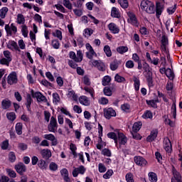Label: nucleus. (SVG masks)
<instances>
[{"mask_svg":"<svg viewBox=\"0 0 182 182\" xmlns=\"http://www.w3.org/2000/svg\"><path fill=\"white\" fill-rule=\"evenodd\" d=\"M141 9L149 14H155V4L149 0H142L140 3Z\"/></svg>","mask_w":182,"mask_h":182,"instance_id":"f257e3e1","label":"nucleus"},{"mask_svg":"<svg viewBox=\"0 0 182 182\" xmlns=\"http://www.w3.org/2000/svg\"><path fill=\"white\" fill-rule=\"evenodd\" d=\"M127 16L129 18H127V23H130L132 26L136 28H139V22L136 14L134 12L128 11Z\"/></svg>","mask_w":182,"mask_h":182,"instance_id":"f03ea898","label":"nucleus"},{"mask_svg":"<svg viewBox=\"0 0 182 182\" xmlns=\"http://www.w3.org/2000/svg\"><path fill=\"white\" fill-rule=\"evenodd\" d=\"M163 143V147L166 153L168 156H171L173 151V146L171 139H169L168 137L164 138Z\"/></svg>","mask_w":182,"mask_h":182,"instance_id":"7ed1b4c3","label":"nucleus"},{"mask_svg":"<svg viewBox=\"0 0 182 182\" xmlns=\"http://www.w3.org/2000/svg\"><path fill=\"white\" fill-rule=\"evenodd\" d=\"M58 127V124L56 118H55V117H51V119H50V124L47 126L48 132L55 133L57 132Z\"/></svg>","mask_w":182,"mask_h":182,"instance_id":"20e7f679","label":"nucleus"},{"mask_svg":"<svg viewBox=\"0 0 182 182\" xmlns=\"http://www.w3.org/2000/svg\"><path fill=\"white\" fill-rule=\"evenodd\" d=\"M92 65L100 72L106 71V65L101 60H93Z\"/></svg>","mask_w":182,"mask_h":182,"instance_id":"39448f33","label":"nucleus"},{"mask_svg":"<svg viewBox=\"0 0 182 182\" xmlns=\"http://www.w3.org/2000/svg\"><path fill=\"white\" fill-rule=\"evenodd\" d=\"M18 75L16 71H12L8 76L7 82L10 85L18 83Z\"/></svg>","mask_w":182,"mask_h":182,"instance_id":"423d86ee","label":"nucleus"},{"mask_svg":"<svg viewBox=\"0 0 182 182\" xmlns=\"http://www.w3.org/2000/svg\"><path fill=\"white\" fill-rule=\"evenodd\" d=\"M104 117L105 119L109 120L112 117L117 116L116 111L113 108H105L103 110Z\"/></svg>","mask_w":182,"mask_h":182,"instance_id":"0eeeda50","label":"nucleus"},{"mask_svg":"<svg viewBox=\"0 0 182 182\" xmlns=\"http://www.w3.org/2000/svg\"><path fill=\"white\" fill-rule=\"evenodd\" d=\"M158 135H159V129H151L149 135L146 136V141L149 143L153 142L156 139V138L158 137Z\"/></svg>","mask_w":182,"mask_h":182,"instance_id":"6e6552de","label":"nucleus"},{"mask_svg":"<svg viewBox=\"0 0 182 182\" xmlns=\"http://www.w3.org/2000/svg\"><path fill=\"white\" fill-rule=\"evenodd\" d=\"M117 139L119 143V148H121L122 145L124 146L128 141L127 136L123 134V132H118Z\"/></svg>","mask_w":182,"mask_h":182,"instance_id":"1a4fd4ad","label":"nucleus"},{"mask_svg":"<svg viewBox=\"0 0 182 182\" xmlns=\"http://www.w3.org/2000/svg\"><path fill=\"white\" fill-rule=\"evenodd\" d=\"M154 10L156 11V17L159 18L164 12V6L162 5L161 2L158 1L156 3V9Z\"/></svg>","mask_w":182,"mask_h":182,"instance_id":"9d476101","label":"nucleus"},{"mask_svg":"<svg viewBox=\"0 0 182 182\" xmlns=\"http://www.w3.org/2000/svg\"><path fill=\"white\" fill-rule=\"evenodd\" d=\"M86 172V168L84 166H80L78 168H74L73 170V177H77L79 174L84 175Z\"/></svg>","mask_w":182,"mask_h":182,"instance_id":"9b49d317","label":"nucleus"},{"mask_svg":"<svg viewBox=\"0 0 182 182\" xmlns=\"http://www.w3.org/2000/svg\"><path fill=\"white\" fill-rule=\"evenodd\" d=\"M134 161L136 165L144 167L148 164L147 161L141 156L134 157Z\"/></svg>","mask_w":182,"mask_h":182,"instance_id":"f8f14e48","label":"nucleus"},{"mask_svg":"<svg viewBox=\"0 0 182 182\" xmlns=\"http://www.w3.org/2000/svg\"><path fill=\"white\" fill-rule=\"evenodd\" d=\"M7 48L12 51L16 50L21 52V49L18 46L17 42L14 40H9V43L7 44Z\"/></svg>","mask_w":182,"mask_h":182,"instance_id":"ddd939ff","label":"nucleus"},{"mask_svg":"<svg viewBox=\"0 0 182 182\" xmlns=\"http://www.w3.org/2000/svg\"><path fill=\"white\" fill-rule=\"evenodd\" d=\"M107 28L112 34H118L120 32L119 27L115 23H109Z\"/></svg>","mask_w":182,"mask_h":182,"instance_id":"4468645a","label":"nucleus"},{"mask_svg":"<svg viewBox=\"0 0 182 182\" xmlns=\"http://www.w3.org/2000/svg\"><path fill=\"white\" fill-rule=\"evenodd\" d=\"M44 139H46V140L51 141V146H53L58 145V139H56L53 134H46L44 135Z\"/></svg>","mask_w":182,"mask_h":182,"instance_id":"2eb2a0df","label":"nucleus"},{"mask_svg":"<svg viewBox=\"0 0 182 182\" xmlns=\"http://www.w3.org/2000/svg\"><path fill=\"white\" fill-rule=\"evenodd\" d=\"M15 169L16 172L21 176H23L24 173L26 172L27 170L26 166L23 163H20L18 165H16Z\"/></svg>","mask_w":182,"mask_h":182,"instance_id":"dca6fc26","label":"nucleus"},{"mask_svg":"<svg viewBox=\"0 0 182 182\" xmlns=\"http://www.w3.org/2000/svg\"><path fill=\"white\" fill-rule=\"evenodd\" d=\"M145 78L146 80L147 84L149 87H154V80H153V73L151 70H148Z\"/></svg>","mask_w":182,"mask_h":182,"instance_id":"f3484780","label":"nucleus"},{"mask_svg":"<svg viewBox=\"0 0 182 182\" xmlns=\"http://www.w3.org/2000/svg\"><path fill=\"white\" fill-rule=\"evenodd\" d=\"M110 16L113 18L119 19L121 18L119 9L115 6L112 7Z\"/></svg>","mask_w":182,"mask_h":182,"instance_id":"a211bd4d","label":"nucleus"},{"mask_svg":"<svg viewBox=\"0 0 182 182\" xmlns=\"http://www.w3.org/2000/svg\"><path fill=\"white\" fill-rule=\"evenodd\" d=\"M171 167H172L171 172L176 182H182V180H181L182 177L180 173L178 172V171L176 170L174 166H172ZM175 180H173V182H176Z\"/></svg>","mask_w":182,"mask_h":182,"instance_id":"6ab92c4d","label":"nucleus"},{"mask_svg":"<svg viewBox=\"0 0 182 182\" xmlns=\"http://www.w3.org/2000/svg\"><path fill=\"white\" fill-rule=\"evenodd\" d=\"M40 154H41L43 159L46 160H48L52 156L50 149H41V151H40Z\"/></svg>","mask_w":182,"mask_h":182,"instance_id":"aec40b11","label":"nucleus"},{"mask_svg":"<svg viewBox=\"0 0 182 182\" xmlns=\"http://www.w3.org/2000/svg\"><path fill=\"white\" fill-rule=\"evenodd\" d=\"M122 64V60L114 59L109 64V68L112 71H115L118 69L119 66Z\"/></svg>","mask_w":182,"mask_h":182,"instance_id":"412c9836","label":"nucleus"},{"mask_svg":"<svg viewBox=\"0 0 182 182\" xmlns=\"http://www.w3.org/2000/svg\"><path fill=\"white\" fill-rule=\"evenodd\" d=\"M61 173V176H63V178L65 182H72L71 179L69 178V172L68 169L63 168L62 171H60Z\"/></svg>","mask_w":182,"mask_h":182,"instance_id":"4be33fe9","label":"nucleus"},{"mask_svg":"<svg viewBox=\"0 0 182 182\" xmlns=\"http://www.w3.org/2000/svg\"><path fill=\"white\" fill-rule=\"evenodd\" d=\"M142 122H134L132 125V132H138L141 129Z\"/></svg>","mask_w":182,"mask_h":182,"instance_id":"5701e85b","label":"nucleus"},{"mask_svg":"<svg viewBox=\"0 0 182 182\" xmlns=\"http://www.w3.org/2000/svg\"><path fill=\"white\" fill-rule=\"evenodd\" d=\"M166 76L170 80H173L175 78V73L170 68H166Z\"/></svg>","mask_w":182,"mask_h":182,"instance_id":"b1692460","label":"nucleus"},{"mask_svg":"<svg viewBox=\"0 0 182 182\" xmlns=\"http://www.w3.org/2000/svg\"><path fill=\"white\" fill-rule=\"evenodd\" d=\"M80 104L84 106H88L90 105L89 100L87 96L81 95L79 98Z\"/></svg>","mask_w":182,"mask_h":182,"instance_id":"393cba45","label":"nucleus"},{"mask_svg":"<svg viewBox=\"0 0 182 182\" xmlns=\"http://www.w3.org/2000/svg\"><path fill=\"white\" fill-rule=\"evenodd\" d=\"M116 50L119 54L123 55L129 51V48L125 46H120L116 48Z\"/></svg>","mask_w":182,"mask_h":182,"instance_id":"a878e982","label":"nucleus"},{"mask_svg":"<svg viewBox=\"0 0 182 182\" xmlns=\"http://www.w3.org/2000/svg\"><path fill=\"white\" fill-rule=\"evenodd\" d=\"M112 81V77L109 75H105L102 79V85L107 86Z\"/></svg>","mask_w":182,"mask_h":182,"instance_id":"bb28decb","label":"nucleus"},{"mask_svg":"<svg viewBox=\"0 0 182 182\" xmlns=\"http://www.w3.org/2000/svg\"><path fill=\"white\" fill-rule=\"evenodd\" d=\"M177 10V4H174L173 6H169L166 9V13L169 15L171 16L175 14V12Z\"/></svg>","mask_w":182,"mask_h":182,"instance_id":"cd10ccee","label":"nucleus"},{"mask_svg":"<svg viewBox=\"0 0 182 182\" xmlns=\"http://www.w3.org/2000/svg\"><path fill=\"white\" fill-rule=\"evenodd\" d=\"M133 82H134V90L139 91L140 88V80L139 77L134 76L133 77Z\"/></svg>","mask_w":182,"mask_h":182,"instance_id":"c85d7f7f","label":"nucleus"},{"mask_svg":"<svg viewBox=\"0 0 182 182\" xmlns=\"http://www.w3.org/2000/svg\"><path fill=\"white\" fill-rule=\"evenodd\" d=\"M103 50L107 58L112 57V53L109 45H105L103 48Z\"/></svg>","mask_w":182,"mask_h":182,"instance_id":"c756f323","label":"nucleus"},{"mask_svg":"<svg viewBox=\"0 0 182 182\" xmlns=\"http://www.w3.org/2000/svg\"><path fill=\"white\" fill-rule=\"evenodd\" d=\"M149 180L150 182H157L158 181V177L156 173L154 172H149L148 173Z\"/></svg>","mask_w":182,"mask_h":182,"instance_id":"7c9ffc66","label":"nucleus"},{"mask_svg":"<svg viewBox=\"0 0 182 182\" xmlns=\"http://www.w3.org/2000/svg\"><path fill=\"white\" fill-rule=\"evenodd\" d=\"M1 105L4 109H8L11 106V101L10 100H3Z\"/></svg>","mask_w":182,"mask_h":182,"instance_id":"2f4dec72","label":"nucleus"},{"mask_svg":"<svg viewBox=\"0 0 182 182\" xmlns=\"http://www.w3.org/2000/svg\"><path fill=\"white\" fill-rule=\"evenodd\" d=\"M118 4L123 9H127L129 7L128 0H117Z\"/></svg>","mask_w":182,"mask_h":182,"instance_id":"473e14b6","label":"nucleus"},{"mask_svg":"<svg viewBox=\"0 0 182 182\" xmlns=\"http://www.w3.org/2000/svg\"><path fill=\"white\" fill-rule=\"evenodd\" d=\"M23 124L21 122H17L16 125V132L18 135H21L23 133Z\"/></svg>","mask_w":182,"mask_h":182,"instance_id":"72a5a7b5","label":"nucleus"},{"mask_svg":"<svg viewBox=\"0 0 182 182\" xmlns=\"http://www.w3.org/2000/svg\"><path fill=\"white\" fill-rule=\"evenodd\" d=\"M8 11H9V8L6 6H4L0 9V17L1 18V19H4L6 18V16Z\"/></svg>","mask_w":182,"mask_h":182,"instance_id":"f704fd0d","label":"nucleus"},{"mask_svg":"<svg viewBox=\"0 0 182 182\" xmlns=\"http://www.w3.org/2000/svg\"><path fill=\"white\" fill-rule=\"evenodd\" d=\"M103 93L105 96L111 97L112 95V90L109 86H105L103 88Z\"/></svg>","mask_w":182,"mask_h":182,"instance_id":"c9c22d12","label":"nucleus"},{"mask_svg":"<svg viewBox=\"0 0 182 182\" xmlns=\"http://www.w3.org/2000/svg\"><path fill=\"white\" fill-rule=\"evenodd\" d=\"M51 46H53V48H54L55 50H58L60 47V43L59 42V40L53 39L51 41Z\"/></svg>","mask_w":182,"mask_h":182,"instance_id":"e433bc0d","label":"nucleus"},{"mask_svg":"<svg viewBox=\"0 0 182 182\" xmlns=\"http://www.w3.org/2000/svg\"><path fill=\"white\" fill-rule=\"evenodd\" d=\"M146 104L149 107H152L154 109L158 108V105H157V104L155 103L154 100H146Z\"/></svg>","mask_w":182,"mask_h":182,"instance_id":"4c0bfd02","label":"nucleus"},{"mask_svg":"<svg viewBox=\"0 0 182 182\" xmlns=\"http://www.w3.org/2000/svg\"><path fill=\"white\" fill-rule=\"evenodd\" d=\"M114 81L118 83H122V82H126V78L123 76H121L120 75H118V73H117L114 75Z\"/></svg>","mask_w":182,"mask_h":182,"instance_id":"58836bf2","label":"nucleus"},{"mask_svg":"<svg viewBox=\"0 0 182 182\" xmlns=\"http://www.w3.org/2000/svg\"><path fill=\"white\" fill-rule=\"evenodd\" d=\"M37 166H38V168H40L41 170H45L48 167L46 161L43 159L38 161V164H37Z\"/></svg>","mask_w":182,"mask_h":182,"instance_id":"ea45409f","label":"nucleus"},{"mask_svg":"<svg viewBox=\"0 0 182 182\" xmlns=\"http://www.w3.org/2000/svg\"><path fill=\"white\" fill-rule=\"evenodd\" d=\"M142 118L145 119H152L153 114H152L151 111H149V110L145 111L144 112V114H142Z\"/></svg>","mask_w":182,"mask_h":182,"instance_id":"a19ab883","label":"nucleus"},{"mask_svg":"<svg viewBox=\"0 0 182 182\" xmlns=\"http://www.w3.org/2000/svg\"><path fill=\"white\" fill-rule=\"evenodd\" d=\"M60 97L58 92L53 93V103L58 105L60 102Z\"/></svg>","mask_w":182,"mask_h":182,"instance_id":"79ce46f5","label":"nucleus"},{"mask_svg":"<svg viewBox=\"0 0 182 182\" xmlns=\"http://www.w3.org/2000/svg\"><path fill=\"white\" fill-rule=\"evenodd\" d=\"M83 59V53L81 50H77V59L75 60V63H81Z\"/></svg>","mask_w":182,"mask_h":182,"instance_id":"37998d69","label":"nucleus"},{"mask_svg":"<svg viewBox=\"0 0 182 182\" xmlns=\"http://www.w3.org/2000/svg\"><path fill=\"white\" fill-rule=\"evenodd\" d=\"M168 38L166 35H162L161 39V46H168Z\"/></svg>","mask_w":182,"mask_h":182,"instance_id":"c03bdc74","label":"nucleus"},{"mask_svg":"<svg viewBox=\"0 0 182 182\" xmlns=\"http://www.w3.org/2000/svg\"><path fill=\"white\" fill-rule=\"evenodd\" d=\"M171 114H173V119H176V116H177V108H176V102H173L172 105H171Z\"/></svg>","mask_w":182,"mask_h":182,"instance_id":"a18cd8bd","label":"nucleus"},{"mask_svg":"<svg viewBox=\"0 0 182 182\" xmlns=\"http://www.w3.org/2000/svg\"><path fill=\"white\" fill-rule=\"evenodd\" d=\"M125 181L126 182H135L134 179V175L132 173H127L125 175Z\"/></svg>","mask_w":182,"mask_h":182,"instance_id":"49530a36","label":"nucleus"},{"mask_svg":"<svg viewBox=\"0 0 182 182\" xmlns=\"http://www.w3.org/2000/svg\"><path fill=\"white\" fill-rule=\"evenodd\" d=\"M30 93H31V97H33V98H36L38 100L39 99V97L41 95L42 92L40 91L35 92L33 89H31Z\"/></svg>","mask_w":182,"mask_h":182,"instance_id":"de8ad7c7","label":"nucleus"},{"mask_svg":"<svg viewBox=\"0 0 182 182\" xmlns=\"http://www.w3.org/2000/svg\"><path fill=\"white\" fill-rule=\"evenodd\" d=\"M101 154L107 157H111L112 156V152L110 151V149H108V148H104V149H102Z\"/></svg>","mask_w":182,"mask_h":182,"instance_id":"09e8293b","label":"nucleus"},{"mask_svg":"<svg viewBox=\"0 0 182 182\" xmlns=\"http://www.w3.org/2000/svg\"><path fill=\"white\" fill-rule=\"evenodd\" d=\"M9 160L11 163H14L16 160L15 152L11 151L9 154Z\"/></svg>","mask_w":182,"mask_h":182,"instance_id":"8fccbe9b","label":"nucleus"},{"mask_svg":"<svg viewBox=\"0 0 182 182\" xmlns=\"http://www.w3.org/2000/svg\"><path fill=\"white\" fill-rule=\"evenodd\" d=\"M6 117L9 120L14 122L16 119L15 112H7Z\"/></svg>","mask_w":182,"mask_h":182,"instance_id":"3c124183","label":"nucleus"},{"mask_svg":"<svg viewBox=\"0 0 182 182\" xmlns=\"http://www.w3.org/2000/svg\"><path fill=\"white\" fill-rule=\"evenodd\" d=\"M63 5L69 10L73 9V5L70 3V0H63Z\"/></svg>","mask_w":182,"mask_h":182,"instance_id":"603ef678","label":"nucleus"},{"mask_svg":"<svg viewBox=\"0 0 182 182\" xmlns=\"http://www.w3.org/2000/svg\"><path fill=\"white\" fill-rule=\"evenodd\" d=\"M11 62V59H8L6 58H2L0 60V64L3 65H6V66H9V63Z\"/></svg>","mask_w":182,"mask_h":182,"instance_id":"864d4df0","label":"nucleus"},{"mask_svg":"<svg viewBox=\"0 0 182 182\" xmlns=\"http://www.w3.org/2000/svg\"><path fill=\"white\" fill-rule=\"evenodd\" d=\"M114 174L113 170H108L102 176L104 179H109L110 177Z\"/></svg>","mask_w":182,"mask_h":182,"instance_id":"5fc2aeb1","label":"nucleus"},{"mask_svg":"<svg viewBox=\"0 0 182 182\" xmlns=\"http://www.w3.org/2000/svg\"><path fill=\"white\" fill-rule=\"evenodd\" d=\"M18 18V24H24L25 23V18L24 16L22 14H18L17 16Z\"/></svg>","mask_w":182,"mask_h":182,"instance_id":"6e6d98bb","label":"nucleus"},{"mask_svg":"<svg viewBox=\"0 0 182 182\" xmlns=\"http://www.w3.org/2000/svg\"><path fill=\"white\" fill-rule=\"evenodd\" d=\"M125 67L128 69H132L134 68V63L132 60H129L125 63Z\"/></svg>","mask_w":182,"mask_h":182,"instance_id":"4d7b16f0","label":"nucleus"},{"mask_svg":"<svg viewBox=\"0 0 182 182\" xmlns=\"http://www.w3.org/2000/svg\"><path fill=\"white\" fill-rule=\"evenodd\" d=\"M21 32L24 38H27L28 36V27L26 25L22 26Z\"/></svg>","mask_w":182,"mask_h":182,"instance_id":"13d9d810","label":"nucleus"},{"mask_svg":"<svg viewBox=\"0 0 182 182\" xmlns=\"http://www.w3.org/2000/svg\"><path fill=\"white\" fill-rule=\"evenodd\" d=\"M130 105L129 104H122L121 105V109L124 112H129L130 110Z\"/></svg>","mask_w":182,"mask_h":182,"instance_id":"bf43d9fd","label":"nucleus"},{"mask_svg":"<svg viewBox=\"0 0 182 182\" xmlns=\"http://www.w3.org/2000/svg\"><path fill=\"white\" fill-rule=\"evenodd\" d=\"M130 133L132 136V138L135 140H141L142 139V136H141L140 134H138V132H133L131 131Z\"/></svg>","mask_w":182,"mask_h":182,"instance_id":"052dcab7","label":"nucleus"},{"mask_svg":"<svg viewBox=\"0 0 182 182\" xmlns=\"http://www.w3.org/2000/svg\"><path fill=\"white\" fill-rule=\"evenodd\" d=\"M49 168L50 171L55 172L58 169V166L55 163L51 162L50 163Z\"/></svg>","mask_w":182,"mask_h":182,"instance_id":"680f3d73","label":"nucleus"},{"mask_svg":"<svg viewBox=\"0 0 182 182\" xmlns=\"http://www.w3.org/2000/svg\"><path fill=\"white\" fill-rule=\"evenodd\" d=\"M98 171L101 173H103L107 171V168L105 166L102 164H98Z\"/></svg>","mask_w":182,"mask_h":182,"instance_id":"e2e57ef3","label":"nucleus"},{"mask_svg":"<svg viewBox=\"0 0 182 182\" xmlns=\"http://www.w3.org/2000/svg\"><path fill=\"white\" fill-rule=\"evenodd\" d=\"M33 102V100H32V98H31V94H28L27 95V98H26V106H28V107H31V103Z\"/></svg>","mask_w":182,"mask_h":182,"instance_id":"0e129e2a","label":"nucleus"},{"mask_svg":"<svg viewBox=\"0 0 182 182\" xmlns=\"http://www.w3.org/2000/svg\"><path fill=\"white\" fill-rule=\"evenodd\" d=\"M9 146V142L8 139H6V141H4L1 144V149L3 150H6V149H8Z\"/></svg>","mask_w":182,"mask_h":182,"instance_id":"69168bd1","label":"nucleus"},{"mask_svg":"<svg viewBox=\"0 0 182 182\" xmlns=\"http://www.w3.org/2000/svg\"><path fill=\"white\" fill-rule=\"evenodd\" d=\"M18 148L21 151H26L28 149V145H27V144H24L23 142H21L20 144H18Z\"/></svg>","mask_w":182,"mask_h":182,"instance_id":"338daca9","label":"nucleus"},{"mask_svg":"<svg viewBox=\"0 0 182 182\" xmlns=\"http://www.w3.org/2000/svg\"><path fill=\"white\" fill-rule=\"evenodd\" d=\"M7 173L11 178H15L16 177V173L11 169H8Z\"/></svg>","mask_w":182,"mask_h":182,"instance_id":"774afa93","label":"nucleus"}]
</instances>
